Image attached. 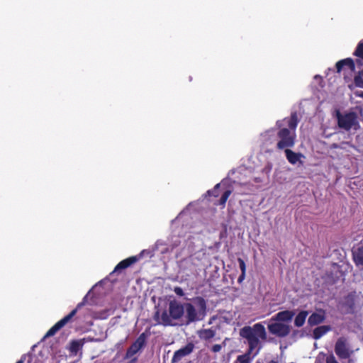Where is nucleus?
<instances>
[{"instance_id":"f257e3e1","label":"nucleus","mask_w":363,"mask_h":363,"mask_svg":"<svg viewBox=\"0 0 363 363\" xmlns=\"http://www.w3.org/2000/svg\"><path fill=\"white\" fill-rule=\"evenodd\" d=\"M239 335L247 342L246 352L238 355L233 363H252V359L259 353L263 345L262 341H266L267 334L264 326L257 323L252 326H244L240 329Z\"/></svg>"},{"instance_id":"f03ea898","label":"nucleus","mask_w":363,"mask_h":363,"mask_svg":"<svg viewBox=\"0 0 363 363\" xmlns=\"http://www.w3.org/2000/svg\"><path fill=\"white\" fill-rule=\"evenodd\" d=\"M298 123V118L296 112L291 113L289 117L276 122V148L279 150H284L292 148L296 144V130Z\"/></svg>"},{"instance_id":"7ed1b4c3","label":"nucleus","mask_w":363,"mask_h":363,"mask_svg":"<svg viewBox=\"0 0 363 363\" xmlns=\"http://www.w3.org/2000/svg\"><path fill=\"white\" fill-rule=\"evenodd\" d=\"M191 303H184L185 318L187 323L202 320L206 315L207 303L201 296L191 299Z\"/></svg>"},{"instance_id":"20e7f679","label":"nucleus","mask_w":363,"mask_h":363,"mask_svg":"<svg viewBox=\"0 0 363 363\" xmlns=\"http://www.w3.org/2000/svg\"><path fill=\"white\" fill-rule=\"evenodd\" d=\"M168 312L167 311H164L160 318V312L157 311L154 315V319L158 324H162L164 326L174 325L172 320H179L184 315V303L182 304L176 300L170 301Z\"/></svg>"},{"instance_id":"39448f33","label":"nucleus","mask_w":363,"mask_h":363,"mask_svg":"<svg viewBox=\"0 0 363 363\" xmlns=\"http://www.w3.org/2000/svg\"><path fill=\"white\" fill-rule=\"evenodd\" d=\"M335 116L340 128L349 131L352 128L355 130L359 128L357 114L354 111L342 113L337 110Z\"/></svg>"},{"instance_id":"423d86ee","label":"nucleus","mask_w":363,"mask_h":363,"mask_svg":"<svg viewBox=\"0 0 363 363\" xmlns=\"http://www.w3.org/2000/svg\"><path fill=\"white\" fill-rule=\"evenodd\" d=\"M150 335V328L145 330L128 348L125 353V358L129 359L134 356L138 351L146 345L147 338Z\"/></svg>"},{"instance_id":"0eeeda50","label":"nucleus","mask_w":363,"mask_h":363,"mask_svg":"<svg viewBox=\"0 0 363 363\" xmlns=\"http://www.w3.org/2000/svg\"><path fill=\"white\" fill-rule=\"evenodd\" d=\"M83 305V303H79L77 307L73 309L68 315L57 322L46 333L45 337H49L55 335L60 329H62L67 323H68L72 318L77 314L78 309Z\"/></svg>"},{"instance_id":"6e6552de","label":"nucleus","mask_w":363,"mask_h":363,"mask_svg":"<svg viewBox=\"0 0 363 363\" xmlns=\"http://www.w3.org/2000/svg\"><path fill=\"white\" fill-rule=\"evenodd\" d=\"M335 352L340 359L350 358L352 352L347 345L346 338L341 337L337 339L335 345Z\"/></svg>"},{"instance_id":"1a4fd4ad","label":"nucleus","mask_w":363,"mask_h":363,"mask_svg":"<svg viewBox=\"0 0 363 363\" xmlns=\"http://www.w3.org/2000/svg\"><path fill=\"white\" fill-rule=\"evenodd\" d=\"M269 332L279 337L287 336L290 333L289 325L281 323H272L268 325Z\"/></svg>"},{"instance_id":"9d476101","label":"nucleus","mask_w":363,"mask_h":363,"mask_svg":"<svg viewBox=\"0 0 363 363\" xmlns=\"http://www.w3.org/2000/svg\"><path fill=\"white\" fill-rule=\"evenodd\" d=\"M326 318V312L323 309H318L315 312L313 313L308 319V324L310 326L318 325Z\"/></svg>"},{"instance_id":"9b49d317","label":"nucleus","mask_w":363,"mask_h":363,"mask_svg":"<svg viewBox=\"0 0 363 363\" xmlns=\"http://www.w3.org/2000/svg\"><path fill=\"white\" fill-rule=\"evenodd\" d=\"M194 345L193 343L189 342L184 347L177 350L172 357V363L179 362L183 357L189 355L193 352Z\"/></svg>"},{"instance_id":"f8f14e48","label":"nucleus","mask_w":363,"mask_h":363,"mask_svg":"<svg viewBox=\"0 0 363 363\" xmlns=\"http://www.w3.org/2000/svg\"><path fill=\"white\" fill-rule=\"evenodd\" d=\"M356 65V62L353 59L348 57L338 61L335 65V67L338 73L345 67H347L351 72H355Z\"/></svg>"},{"instance_id":"ddd939ff","label":"nucleus","mask_w":363,"mask_h":363,"mask_svg":"<svg viewBox=\"0 0 363 363\" xmlns=\"http://www.w3.org/2000/svg\"><path fill=\"white\" fill-rule=\"evenodd\" d=\"M352 252V259L356 267L363 271V246L353 248Z\"/></svg>"},{"instance_id":"4468645a","label":"nucleus","mask_w":363,"mask_h":363,"mask_svg":"<svg viewBox=\"0 0 363 363\" xmlns=\"http://www.w3.org/2000/svg\"><path fill=\"white\" fill-rule=\"evenodd\" d=\"M138 260V258L136 256H132L127 259H125L121 261L115 267L114 270L112 273L120 272L122 269H125L133 264Z\"/></svg>"},{"instance_id":"2eb2a0df","label":"nucleus","mask_w":363,"mask_h":363,"mask_svg":"<svg viewBox=\"0 0 363 363\" xmlns=\"http://www.w3.org/2000/svg\"><path fill=\"white\" fill-rule=\"evenodd\" d=\"M353 56L356 57L355 62L358 67L363 66V39H362L357 45L353 52Z\"/></svg>"},{"instance_id":"dca6fc26","label":"nucleus","mask_w":363,"mask_h":363,"mask_svg":"<svg viewBox=\"0 0 363 363\" xmlns=\"http://www.w3.org/2000/svg\"><path fill=\"white\" fill-rule=\"evenodd\" d=\"M288 162L291 164H296L303 157L300 152H295L291 148L284 150Z\"/></svg>"},{"instance_id":"f3484780","label":"nucleus","mask_w":363,"mask_h":363,"mask_svg":"<svg viewBox=\"0 0 363 363\" xmlns=\"http://www.w3.org/2000/svg\"><path fill=\"white\" fill-rule=\"evenodd\" d=\"M294 312L292 311H283L277 313L272 319L277 321L288 322L290 321L294 315Z\"/></svg>"},{"instance_id":"a211bd4d","label":"nucleus","mask_w":363,"mask_h":363,"mask_svg":"<svg viewBox=\"0 0 363 363\" xmlns=\"http://www.w3.org/2000/svg\"><path fill=\"white\" fill-rule=\"evenodd\" d=\"M216 329L211 328L208 329H201L197 331V335L201 340H209L213 338L216 335Z\"/></svg>"},{"instance_id":"6ab92c4d","label":"nucleus","mask_w":363,"mask_h":363,"mask_svg":"<svg viewBox=\"0 0 363 363\" xmlns=\"http://www.w3.org/2000/svg\"><path fill=\"white\" fill-rule=\"evenodd\" d=\"M330 330H331V327L330 325L318 326L313 331V337L315 340H318Z\"/></svg>"},{"instance_id":"aec40b11","label":"nucleus","mask_w":363,"mask_h":363,"mask_svg":"<svg viewBox=\"0 0 363 363\" xmlns=\"http://www.w3.org/2000/svg\"><path fill=\"white\" fill-rule=\"evenodd\" d=\"M308 315V312L307 311H301L299 312L294 320L295 326L298 328L303 326L305 323Z\"/></svg>"},{"instance_id":"412c9836","label":"nucleus","mask_w":363,"mask_h":363,"mask_svg":"<svg viewBox=\"0 0 363 363\" xmlns=\"http://www.w3.org/2000/svg\"><path fill=\"white\" fill-rule=\"evenodd\" d=\"M231 190H226L225 191L223 192L220 199L217 202L214 203V205L220 206L223 208L225 206L226 201L228 199L229 196L231 195Z\"/></svg>"},{"instance_id":"4be33fe9","label":"nucleus","mask_w":363,"mask_h":363,"mask_svg":"<svg viewBox=\"0 0 363 363\" xmlns=\"http://www.w3.org/2000/svg\"><path fill=\"white\" fill-rule=\"evenodd\" d=\"M354 82L356 86L363 89V69L354 76Z\"/></svg>"},{"instance_id":"5701e85b","label":"nucleus","mask_w":363,"mask_h":363,"mask_svg":"<svg viewBox=\"0 0 363 363\" xmlns=\"http://www.w3.org/2000/svg\"><path fill=\"white\" fill-rule=\"evenodd\" d=\"M220 184H216L214 188L213 189H211V190H208L206 194L208 196H214V197H218L219 196L218 189L220 188Z\"/></svg>"},{"instance_id":"b1692460","label":"nucleus","mask_w":363,"mask_h":363,"mask_svg":"<svg viewBox=\"0 0 363 363\" xmlns=\"http://www.w3.org/2000/svg\"><path fill=\"white\" fill-rule=\"evenodd\" d=\"M238 262L239 263V267L241 270V272L246 273V264L245 261L242 258H238Z\"/></svg>"},{"instance_id":"393cba45","label":"nucleus","mask_w":363,"mask_h":363,"mask_svg":"<svg viewBox=\"0 0 363 363\" xmlns=\"http://www.w3.org/2000/svg\"><path fill=\"white\" fill-rule=\"evenodd\" d=\"M174 291L175 294L179 296H183L184 295L183 289L179 286H176L174 289Z\"/></svg>"},{"instance_id":"a878e982","label":"nucleus","mask_w":363,"mask_h":363,"mask_svg":"<svg viewBox=\"0 0 363 363\" xmlns=\"http://www.w3.org/2000/svg\"><path fill=\"white\" fill-rule=\"evenodd\" d=\"M221 349H222L221 345L216 344L212 346L211 351L213 352H218L221 350Z\"/></svg>"},{"instance_id":"bb28decb","label":"nucleus","mask_w":363,"mask_h":363,"mask_svg":"<svg viewBox=\"0 0 363 363\" xmlns=\"http://www.w3.org/2000/svg\"><path fill=\"white\" fill-rule=\"evenodd\" d=\"M326 363H338V362L333 355H330L327 357Z\"/></svg>"},{"instance_id":"cd10ccee","label":"nucleus","mask_w":363,"mask_h":363,"mask_svg":"<svg viewBox=\"0 0 363 363\" xmlns=\"http://www.w3.org/2000/svg\"><path fill=\"white\" fill-rule=\"evenodd\" d=\"M245 274H246V273H242V272H241V274L239 276L238 279V283H240H240H242V281H243V280L245 279Z\"/></svg>"},{"instance_id":"c85d7f7f","label":"nucleus","mask_w":363,"mask_h":363,"mask_svg":"<svg viewBox=\"0 0 363 363\" xmlns=\"http://www.w3.org/2000/svg\"><path fill=\"white\" fill-rule=\"evenodd\" d=\"M79 347V343L76 341H73L72 342V350H77Z\"/></svg>"},{"instance_id":"c756f323","label":"nucleus","mask_w":363,"mask_h":363,"mask_svg":"<svg viewBox=\"0 0 363 363\" xmlns=\"http://www.w3.org/2000/svg\"><path fill=\"white\" fill-rule=\"evenodd\" d=\"M26 359V355H23L19 360H18L16 363H24Z\"/></svg>"},{"instance_id":"7c9ffc66","label":"nucleus","mask_w":363,"mask_h":363,"mask_svg":"<svg viewBox=\"0 0 363 363\" xmlns=\"http://www.w3.org/2000/svg\"><path fill=\"white\" fill-rule=\"evenodd\" d=\"M268 363H278L277 361L271 360Z\"/></svg>"},{"instance_id":"2f4dec72","label":"nucleus","mask_w":363,"mask_h":363,"mask_svg":"<svg viewBox=\"0 0 363 363\" xmlns=\"http://www.w3.org/2000/svg\"><path fill=\"white\" fill-rule=\"evenodd\" d=\"M255 363H263V362L260 360H257Z\"/></svg>"},{"instance_id":"473e14b6","label":"nucleus","mask_w":363,"mask_h":363,"mask_svg":"<svg viewBox=\"0 0 363 363\" xmlns=\"http://www.w3.org/2000/svg\"><path fill=\"white\" fill-rule=\"evenodd\" d=\"M359 96L363 98V91L362 92V94Z\"/></svg>"}]
</instances>
